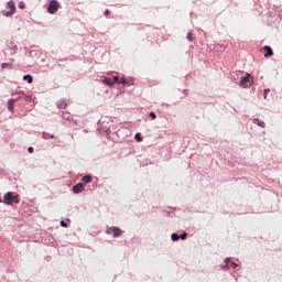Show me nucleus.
<instances>
[{
  "label": "nucleus",
  "mask_w": 282,
  "mask_h": 282,
  "mask_svg": "<svg viewBox=\"0 0 282 282\" xmlns=\"http://www.w3.org/2000/svg\"><path fill=\"white\" fill-rule=\"evenodd\" d=\"M58 8H61V6L58 4V1L52 0L47 8L48 14H56V12H58Z\"/></svg>",
  "instance_id": "7ed1b4c3"
},
{
  "label": "nucleus",
  "mask_w": 282,
  "mask_h": 282,
  "mask_svg": "<svg viewBox=\"0 0 282 282\" xmlns=\"http://www.w3.org/2000/svg\"><path fill=\"white\" fill-rule=\"evenodd\" d=\"M61 226H62L63 228H67V223H65L64 220H62V221H61Z\"/></svg>",
  "instance_id": "b1692460"
},
{
  "label": "nucleus",
  "mask_w": 282,
  "mask_h": 282,
  "mask_svg": "<svg viewBox=\"0 0 282 282\" xmlns=\"http://www.w3.org/2000/svg\"><path fill=\"white\" fill-rule=\"evenodd\" d=\"M254 83V79L252 78V76H250V74H246L245 77L241 78L240 80V87H248L249 85H252Z\"/></svg>",
  "instance_id": "20e7f679"
},
{
  "label": "nucleus",
  "mask_w": 282,
  "mask_h": 282,
  "mask_svg": "<svg viewBox=\"0 0 282 282\" xmlns=\"http://www.w3.org/2000/svg\"><path fill=\"white\" fill-rule=\"evenodd\" d=\"M118 80H120V77H118V76H115L113 78L104 77L102 83H104V85H108V87H111V86L116 85V83H118Z\"/></svg>",
  "instance_id": "423d86ee"
},
{
  "label": "nucleus",
  "mask_w": 282,
  "mask_h": 282,
  "mask_svg": "<svg viewBox=\"0 0 282 282\" xmlns=\"http://www.w3.org/2000/svg\"><path fill=\"white\" fill-rule=\"evenodd\" d=\"M226 263H227V265H229V268H232V269L237 268V263H235L228 259L226 260Z\"/></svg>",
  "instance_id": "2eb2a0df"
},
{
  "label": "nucleus",
  "mask_w": 282,
  "mask_h": 282,
  "mask_svg": "<svg viewBox=\"0 0 282 282\" xmlns=\"http://www.w3.org/2000/svg\"><path fill=\"white\" fill-rule=\"evenodd\" d=\"M253 124H258L261 129H265V122L260 121L259 119H253Z\"/></svg>",
  "instance_id": "f8f14e48"
},
{
  "label": "nucleus",
  "mask_w": 282,
  "mask_h": 282,
  "mask_svg": "<svg viewBox=\"0 0 282 282\" xmlns=\"http://www.w3.org/2000/svg\"><path fill=\"white\" fill-rule=\"evenodd\" d=\"M180 236L177 234H172V241H178Z\"/></svg>",
  "instance_id": "f3484780"
},
{
  "label": "nucleus",
  "mask_w": 282,
  "mask_h": 282,
  "mask_svg": "<svg viewBox=\"0 0 282 282\" xmlns=\"http://www.w3.org/2000/svg\"><path fill=\"white\" fill-rule=\"evenodd\" d=\"M0 204H3V199L0 198Z\"/></svg>",
  "instance_id": "c85d7f7f"
},
{
  "label": "nucleus",
  "mask_w": 282,
  "mask_h": 282,
  "mask_svg": "<svg viewBox=\"0 0 282 282\" xmlns=\"http://www.w3.org/2000/svg\"><path fill=\"white\" fill-rule=\"evenodd\" d=\"M14 102H17V99H9L8 100V109H9V111H14Z\"/></svg>",
  "instance_id": "9b49d317"
},
{
  "label": "nucleus",
  "mask_w": 282,
  "mask_h": 282,
  "mask_svg": "<svg viewBox=\"0 0 282 282\" xmlns=\"http://www.w3.org/2000/svg\"><path fill=\"white\" fill-rule=\"evenodd\" d=\"M187 41H189V43H193V41H195V37L193 36V32L187 33Z\"/></svg>",
  "instance_id": "dca6fc26"
},
{
  "label": "nucleus",
  "mask_w": 282,
  "mask_h": 282,
  "mask_svg": "<svg viewBox=\"0 0 282 282\" xmlns=\"http://www.w3.org/2000/svg\"><path fill=\"white\" fill-rule=\"evenodd\" d=\"M28 152H29V153H34V148L30 147V148L28 149Z\"/></svg>",
  "instance_id": "393cba45"
},
{
  "label": "nucleus",
  "mask_w": 282,
  "mask_h": 282,
  "mask_svg": "<svg viewBox=\"0 0 282 282\" xmlns=\"http://www.w3.org/2000/svg\"><path fill=\"white\" fill-rule=\"evenodd\" d=\"M120 83H121V85H129V79L122 77Z\"/></svg>",
  "instance_id": "a211bd4d"
},
{
  "label": "nucleus",
  "mask_w": 282,
  "mask_h": 282,
  "mask_svg": "<svg viewBox=\"0 0 282 282\" xmlns=\"http://www.w3.org/2000/svg\"><path fill=\"white\" fill-rule=\"evenodd\" d=\"M18 95L22 96V98H24V100H26V101L32 100V96L25 95V91H23V90L18 91Z\"/></svg>",
  "instance_id": "9d476101"
},
{
  "label": "nucleus",
  "mask_w": 282,
  "mask_h": 282,
  "mask_svg": "<svg viewBox=\"0 0 282 282\" xmlns=\"http://www.w3.org/2000/svg\"><path fill=\"white\" fill-rule=\"evenodd\" d=\"M7 66H8V64H6V63L2 64V67H7Z\"/></svg>",
  "instance_id": "cd10ccee"
},
{
  "label": "nucleus",
  "mask_w": 282,
  "mask_h": 282,
  "mask_svg": "<svg viewBox=\"0 0 282 282\" xmlns=\"http://www.w3.org/2000/svg\"><path fill=\"white\" fill-rule=\"evenodd\" d=\"M51 138H54V135H51Z\"/></svg>",
  "instance_id": "c756f323"
},
{
  "label": "nucleus",
  "mask_w": 282,
  "mask_h": 282,
  "mask_svg": "<svg viewBox=\"0 0 282 282\" xmlns=\"http://www.w3.org/2000/svg\"><path fill=\"white\" fill-rule=\"evenodd\" d=\"M57 108L58 109H67V101L65 99H61L57 101Z\"/></svg>",
  "instance_id": "1a4fd4ad"
},
{
  "label": "nucleus",
  "mask_w": 282,
  "mask_h": 282,
  "mask_svg": "<svg viewBox=\"0 0 282 282\" xmlns=\"http://www.w3.org/2000/svg\"><path fill=\"white\" fill-rule=\"evenodd\" d=\"M23 80H26L29 84H32V82L34 80V78L32 77V75H24V76H23Z\"/></svg>",
  "instance_id": "4468645a"
},
{
  "label": "nucleus",
  "mask_w": 282,
  "mask_h": 282,
  "mask_svg": "<svg viewBox=\"0 0 282 282\" xmlns=\"http://www.w3.org/2000/svg\"><path fill=\"white\" fill-rule=\"evenodd\" d=\"M21 98H23L22 95H20V96L15 99V102H17V100H21Z\"/></svg>",
  "instance_id": "bb28decb"
},
{
  "label": "nucleus",
  "mask_w": 282,
  "mask_h": 282,
  "mask_svg": "<svg viewBox=\"0 0 282 282\" xmlns=\"http://www.w3.org/2000/svg\"><path fill=\"white\" fill-rule=\"evenodd\" d=\"M19 8H20V10H25V3L24 2H20L19 3Z\"/></svg>",
  "instance_id": "412c9836"
},
{
  "label": "nucleus",
  "mask_w": 282,
  "mask_h": 282,
  "mask_svg": "<svg viewBox=\"0 0 282 282\" xmlns=\"http://www.w3.org/2000/svg\"><path fill=\"white\" fill-rule=\"evenodd\" d=\"M109 14H111V11L106 10V11H105V15H106V17H109Z\"/></svg>",
  "instance_id": "a878e982"
},
{
  "label": "nucleus",
  "mask_w": 282,
  "mask_h": 282,
  "mask_svg": "<svg viewBox=\"0 0 282 282\" xmlns=\"http://www.w3.org/2000/svg\"><path fill=\"white\" fill-rule=\"evenodd\" d=\"M150 118H152V120H155L156 118L155 112H150Z\"/></svg>",
  "instance_id": "5701e85b"
},
{
  "label": "nucleus",
  "mask_w": 282,
  "mask_h": 282,
  "mask_svg": "<svg viewBox=\"0 0 282 282\" xmlns=\"http://www.w3.org/2000/svg\"><path fill=\"white\" fill-rule=\"evenodd\" d=\"M7 8L8 11H2L3 17H12L17 12V6L12 0L7 3Z\"/></svg>",
  "instance_id": "f03ea898"
},
{
  "label": "nucleus",
  "mask_w": 282,
  "mask_h": 282,
  "mask_svg": "<svg viewBox=\"0 0 282 282\" xmlns=\"http://www.w3.org/2000/svg\"><path fill=\"white\" fill-rule=\"evenodd\" d=\"M269 93H270V88L264 89V94H263L264 98H268Z\"/></svg>",
  "instance_id": "4be33fe9"
},
{
  "label": "nucleus",
  "mask_w": 282,
  "mask_h": 282,
  "mask_svg": "<svg viewBox=\"0 0 282 282\" xmlns=\"http://www.w3.org/2000/svg\"><path fill=\"white\" fill-rule=\"evenodd\" d=\"M107 235H113L112 237L116 239L117 237H122V230L120 227H110L107 229Z\"/></svg>",
  "instance_id": "39448f33"
},
{
  "label": "nucleus",
  "mask_w": 282,
  "mask_h": 282,
  "mask_svg": "<svg viewBox=\"0 0 282 282\" xmlns=\"http://www.w3.org/2000/svg\"><path fill=\"white\" fill-rule=\"evenodd\" d=\"M82 182L85 186V184H89V182H91V177L89 175L83 176Z\"/></svg>",
  "instance_id": "ddd939ff"
},
{
  "label": "nucleus",
  "mask_w": 282,
  "mask_h": 282,
  "mask_svg": "<svg viewBox=\"0 0 282 282\" xmlns=\"http://www.w3.org/2000/svg\"><path fill=\"white\" fill-rule=\"evenodd\" d=\"M19 202H21L19 194L9 192L3 196V204H7V206H12V204H19Z\"/></svg>",
  "instance_id": "f257e3e1"
},
{
  "label": "nucleus",
  "mask_w": 282,
  "mask_h": 282,
  "mask_svg": "<svg viewBox=\"0 0 282 282\" xmlns=\"http://www.w3.org/2000/svg\"><path fill=\"white\" fill-rule=\"evenodd\" d=\"M134 139L137 140V142H142V137H141L140 133H137V134L134 135Z\"/></svg>",
  "instance_id": "6ab92c4d"
},
{
  "label": "nucleus",
  "mask_w": 282,
  "mask_h": 282,
  "mask_svg": "<svg viewBox=\"0 0 282 282\" xmlns=\"http://www.w3.org/2000/svg\"><path fill=\"white\" fill-rule=\"evenodd\" d=\"M85 191V184L78 183L75 186H73V193H83Z\"/></svg>",
  "instance_id": "0eeeda50"
},
{
  "label": "nucleus",
  "mask_w": 282,
  "mask_h": 282,
  "mask_svg": "<svg viewBox=\"0 0 282 282\" xmlns=\"http://www.w3.org/2000/svg\"><path fill=\"white\" fill-rule=\"evenodd\" d=\"M186 237H188V234L184 232V234H182L181 236H178V239L185 240Z\"/></svg>",
  "instance_id": "aec40b11"
},
{
  "label": "nucleus",
  "mask_w": 282,
  "mask_h": 282,
  "mask_svg": "<svg viewBox=\"0 0 282 282\" xmlns=\"http://www.w3.org/2000/svg\"><path fill=\"white\" fill-rule=\"evenodd\" d=\"M264 52H267L264 54V58H268L269 56H274V51H272V47H270L269 45L263 46Z\"/></svg>",
  "instance_id": "6e6552de"
}]
</instances>
